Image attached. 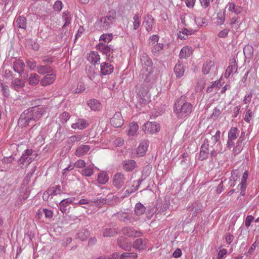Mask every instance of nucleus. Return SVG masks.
<instances>
[{"label": "nucleus", "mask_w": 259, "mask_h": 259, "mask_svg": "<svg viewBox=\"0 0 259 259\" xmlns=\"http://www.w3.org/2000/svg\"><path fill=\"white\" fill-rule=\"evenodd\" d=\"M45 112V107L43 106L39 105L29 108L21 114L18 123L22 127L33 125L42 117Z\"/></svg>", "instance_id": "obj_1"}, {"label": "nucleus", "mask_w": 259, "mask_h": 259, "mask_svg": "<svg viewBox=\"0 0 259 259\" xmlns=\"http://www.w3.org/2000/svg\"><path fill=\"white\" fill-rule=\"evenodd\" d=\"M193 105L188 102L185 96H181L175 101L174 105V112L179 119L183 120L193 111Z\"/></svg>", "instance_id": "obj_2"}, {"label": "nucleus", "mask_w": 259, "mask_h": 259, "mask_svg": "<svg viewBox=\"0 0 259 259\" xmlns=\"http://www.w3.org/2000/svg\"><path fill=\"white\" fill-rule=\"evenodd\" d=\"M116 13L115 11H109L106 16L98 18L95 23V27L99 31H106L110 28L115 21Z\"/></svg>", "instance_id": "obj_3"}, {"label": "nucleus", "mask_w": 259, "mask_h": 259, "mask_svg": "<svg viewBox=\"0 0 259 259\" xmlns=\"http://www.w3.org/2000/svg\"><path fill=\"white\" fill-rule=\"evenodd\" d=\"M96 49L101 52L103 54L106 55L108 61L113 62L114 55L116 50L111 45H108L103 42H100L96 46Z\"/></svg>", "instance_id": "obj_4"}, {"label": "nucleus", "mask_w": 259, "mask_h": 259, "mask_svg": "<svg viewBox=\"0 0 259 259\" xmlns=\"http://www.w3.org/2000/svg\"><path fill=\"white\" fill-rule=\"evenodd\" d=\"M37 155L35 151L31 149H28L24 151L21 157L18 160V164L29 165L33 160L36 159Z\"/></svg>", "instance_id": "obj_5"}, {"label": "nucleus", "mask_w": 259, "mask_h": 259, "mask_svg": "<svg viewBox=\"0 0 259 259\" xmlns=\"http://www.w3.org/2000/svg\"><path fill=\"white\" fill-rule=\"evenodd\" d=\"M141 62L142 65V71L147 72L146 75H148L152 72L153 63L151 58L145 53H142L140 55Z\"/></svg>", "instance_id": "obj_6"}, {"label": "nucleus", "mask_w": 259, "mask_h": 259, "mask_svg": "<svg viewBox=\"0 0 259 259\" xmlns=\"http://www.w3.org/2000/svg\"><path fill=\"white\" fill-rule=\"evenodd\" d=\"M116 215L119 221L123 222L126 224H133L139 220V218L137 216H134V214L132 213H129L126 212L119 211L116 213Z\"/></svg>", "instance_id": "obj_7"}, {"label": "nucleus", "mask_w": 259, "mask_h": 259, "mask_svg": "<svg viewBox=\"0 0 259 259\" xmlns=\"http://www.w3.org/2000/svg\"><path fill=\"white\" fill-rule=\"evenodd\" d=\"M182 22L183 24L188 28H183L182 30L187 35H191L194 34L198 30V26L194 24V23H191L190 21H187L186 18L182 19Z\"/></svg>", "instance_id": "obj_8"}, {"label": "nucleus", "mask_w": 259, "mask_h": 259, "mask_svg": "<svg viewBox=\"0 0 259 259\" xmlns=\"http://www.w3.org/2000/svg\"><path fill=\"white\" fill-rule=\"evenodd\" d=\"M125 177L121 172L116 173L113 178L112 183L114 187L117 189L121 188L124 185Z\"/></svg>", "instance_id": "obj_9"}, {"label": "nucleus", "mask_w": 259, "mask_h": 259, "mask_svg": "<svg viewBox=\"0 0 259 259\" xmlns=\"http://www.w3.org/2000/svg\"><path fill=\"white\" fill-rule=\"evenodd\" d=\"M75 200V197H70L66 199H64L61 200L57 206L59 207L60 210L62 213H66L69 212V205L73 203Z\"/></svg>", "instance_id": "obj_10"}, {"label": "nucleus", "mask_w": 259, "mask_h": 259, "mask_svg": "<svg viewBox=\"0 0 259 259\" xmlns=\"http://www.w3.org/2000/svg\"><path fill=\"white\" fill-rule=\"evenodd\" d=\"M142 129L146 133L154 134L159 131L160 126L155 122L148 121L144 124Z\"/></svg>", "instance_id": "obj_11"}, {"label": "nucleus", "mask_w": 259, "mask_h": 259, "mask_svg": "<svg viewBox=\"0 0 259 259\" xmlns=\"http://www.w3.org/2000/svg\"><path fill=\"white\" fill-rule=\"evenodd\" d=\"M209 142L207 139H205L201 147V149L198 159L200 160H203L208 158L209 155Z\"/></svg>", "instance_id": "obj_12"}, {"label": "nucleus", "mask_w": 259, "mask_h": 259, "mask_svg": "<svg viewBox=\"0 0 259 259\" xmlns=\"http://www.w3.org/2000/svg\"><path fill=\"white\" fill-rule=\"evenodd\" d=\"M117 245L120 248L125 251H129L131 248V243L128 242V239L124 236H120L117 239Z\"/></svg>", "instance_id": "obj_13"}, {"label": "nucleus", "mask_w": 259, "mask_h": 259, "mask_svg": "<svg viewBox=\"0 0 259 259\" xmlns=\"http://www.w3.org/2000/svg\"><path fill=\"white\" fill-rule=\"evenodd\" d=\"M149 142L147 140L142 141L136 150V154L138 157L145 155L148 150Z\"/></svg>", "instance_id": "obj_14"}, {"label": "nucleus", "mask_w": 259, "mask_h": 259, "mask_svg": "<svg viewBox=\"0 0 259 259\" xmlns=\"http://www.w3.org/2000/svg\"><path fill=\"white\" fill-rule=\"evenodd\" d=\"M154 21V19L151 15L148 14L144 17L142 26L145 27L147 32H149L152 30Z\"/></svg>", "instance_id": "obj_15"}, {"label": "nucleus", "mask_w": 259, "mask_h": 259, "mask_svg": "<svg viewBox=\"0 0 259 259\" xmlns=\"http://www.w3.org/2000/svg\"><path fill=\"white\" fill-rule=\"evenodd\" d=\"M110 123L115 127H121L123 124V119L120 113L116 112L110 119Z\"/></svg>", "instance_id": "obj_16"}, {"label": "nucleus", "mask_w": 259, "mask_h": 259, "mask_svg": "<svg viewBox=\"0 0 259 259\" xmlns=\"http://www.w3.org/2000/svg\"><path fill=\"white\" fill-rule=\"evenodd\" d=\"M123 234L129 237H138L141 236V233L136 230L134 228L131 227H125L122 229Z\"/></svg>", "instance_id": "obj_17"}, {"label": "nucleus", "mask_w": 259, "mask_h": 259, "mask_svg": "<svg viewBox=\"0 0 259 259\" xmlns=\"http://www.w3.org/2000/svg\"><path fill=\"white\" fill-rule=\"evenodd\" d=\"M24 86L25 81L19 78L12 79L10 84L11 88L17 92H19Z\"/></svg>", "instance_id": "obj_18"}, {"label": "nucleus", "mask_w": 259, "mask_h": 259, "mask_svg": "<svg viewBox=\"0 0 259 259\" xmlns=\"http://www.w3.org/2000/svg\"><path fill=\"white\" fill-rule=\"evenodd\" d=\"M187 21H190L191 23H194V24L198 26V29L199 26H203L206 24V19L204 17H194L192 16H188L186 17Z\"/></svg>", "instance_id": "obj_19"}, {"label": "nucleus", "mask_w": 259, "mask_h": 259, "mask_svg": "<svg viewBox=\"0 0 259 259\" xmlns=\"http://www.w3.org/2000/svg\"><path fill=\"white\" fill-rule=\"evenodd\" d=\"M56 78V75L55 74L53 73L48 74L40 80V84L43 87L47 86L53 83Z\"/></svg>", "instance_id": "obj_20"}, {"label": "nucleus", "mask_w": 259, "mask_h": 259, "mask_svg": "<svg viewBox=\"0 0 259 259\" xmlns=\"http://www.w3.org/2000/svg\"><path fill=\"white\" fill-rule=\"evenodd\" d=\"M100 67L101 73L102 75H109L113 72L114 70V67L107 62L101 63Z\"/></svg>", "instance_id": "obj_21"}, {"label": "nucleus", "mask_w": 259, "mask_h": 259, "mask_svg": "<svg viewBox=\"0 0 259 259\" xmlns=\"http://www.w3.org/2000/svg\"><path fill=\"white\" fill-rule=\"evenodd\" d=\"M202 205L200 203L194 202L189 206L188 210L191 212L192 218L195 217L201 210Z\"/></svg>", "instance_id": "obj_22"}, {"label": "nucleus", "mask_w": 259, "mask_h": 259, "mask_svg": "<svg viewBox=\"0 0 259 259\" xmlns=\"http://www.w3.org/2000/svg\"><path fill=\"white\" fill-rule=\"evenodd\" d=\"M25 67V65L22 60H16L13 63V69L14 71L20 75L24 71Z\"/></svg>", "instance_id": "obj_23"}, {"label": "nucleus", "mask_w": 259, "mask_h": 259, "mask_svg": "<svg viewBox=\"0 0 259 259\" xmlns=\"http://www.w3.org/2000/svg\"><path fill=\"white\" fill-rule=\"evenodd\" d=\"M89 126L88 121L82 118H78L75 123L72 124L71 127L73 129L83 130Z\"/></svg>", "instance_id": "obj_24"}, {"label": "nucleus", "mask_w": 259, "mask_h": 259, "mask_svg": "<svg viewBox=\"0 0 259 259\" xmlns=\"http://www.w3.org/2000/svg\"><path fill=\"white\" fill-rule=\"evenodd\" d=\"M215 68V63L212 60L206 61L203 65L202 72L204 74H207Z\"/></svg>", "instance_id": "obj_25"}, {"label": "nucleus", "mask_w": 259, "mask_h": 259, "mask_svg": "<svg viewBox=\"0 0 259 259\" xmlns=\"http://www.w3.org/2000/svg\"><path fill=\"white\" fill-rule=\"evenodd\" d=\"M91 147L87 145H81L76 149L75 155L77 157H81L85 155L90 150Z\"/></svg>", "instance_id": "obj_26"}, {"label": "nucleus", "mask_w": 259, "mask_h": 259, "mask_svg": "<svg viewBox=\"0 0 259 259\" xmlns=\"http://www.w3.org/2000/svg\"><path fill=\"white\" fill-rule=\"evenodd\" d=\"M103 235L105 237H111L118 234V231L116 228L110 227H105L102 229Z\"/></svg>", "instance_id": "obj_27"}, {"label": "nucleus", "mask_w": 259, "mask_h": 259, "mask_svg": "<svg viewBox=\"0 0 259 259\" xmlns=\"http://www.w3.org/2000/svg\"><path fill=\"white\" fill-rule=\"evenodd\" d=\"M87 59L91 63L95 65L99 63L100 57L97 52L93 51L90 53Z\"/></svg>", "instance_id": "obj_28"}, {"label": "nucleus", "mask_w": 259, "mask_h": 259, "mask_svg": "<svg viewBox=\"0 0 259 259\" xmlns=\"http://www.w3.org/2000/svg\"><path fill=\"white\" fill-rule=\"evenodd\" d=\"M147 240L141 238L136 239L133 243V247L139 250H143L146 249Z\"/></svg>", "instance_id": "obj_29"}, {"label": "nucleus", "mask_w": 259, "mask_h": 259, "mask_svg": "<svg viewBox=\"0 0 259 259\" xmlns=\"http://www.w3.org/2000/svg\"><path fill=\"white\" fill-rule=\"evenodd\" d=\"M136 162L134 160H125L123 162V168L126 171H132L136 167Z\"/></svg>", "instance_id": "obj_30"}, {"label": "nucleus", "mask_w": 259, "mask_h": 259, "mask_svg": "<svg viewBox=\"0 0 259 259\" xmlns=\"http://www.w3.org/2000/svg\"><path fill=\"white\" fill-rule=\"evenodd\" d=\"M16 161V159L13 156L9 157H5L2 160V163L4 165V168L7 170L8 169H12L11 165H8L9 164H12Z\"/></svg>", "instance_id": "obj_31"}, {"label": "nucleus", "mask_w": 259, "mask_h": 259, "mask_svg": "<svg viewBox=\"0 0 259 259\" xmlns=\"http://www.w3.org/2000/svg\"><path fill=\"white\" fill-rule=\"evenodd\" d=\"M146 210V207L143 204L140 202L137 203L135 207V213L134 216H137L139 218V217L144 214Z\"/></svg>", "instance_id": "obj_32"}, {"label": "nucleus", "mask_w": 259, "mask_h": 259, "mask_svg": "<svg viewBox=\"0 0 259 259\" xmlns=\"http://www.w3.org/2000/svg\"><path fill=\"white\" fill-rule=\"evenodd\" d=\"M192 53V48L189 47H185L181 49L180 52L179 57L181 59H185L190 57Z\"/></svg>", "instance_id": "obj_33"}, {"label": "nucleus", "mask_w": 259, "mask_h": 259, "mask_svg": "<svg viewBox=\"0 0 259 259\" xmlns=\"http://www.w3.org/2000/svg\"><path fill=\"white\" fill-rule=\"evenodd\" d=\"M139 129V125L137 122L130 123L127 130V135L130 136H135Z\"/></svg>", "instance_id": "obj_34"}, {"label": "nucleus", "mask_w": 259, "mask_h": 259, "mask_svg": "<svg viewBox=\"0 0 259 259\" xmlns=\"http://www.w3.org/2000/svg\"><path fill=\"white\" fill-rule=\"evenodd\" d=\"M174 71L177 77L180 78L183 76L184 69L183 64L179 61L175 65Z\"/></svg>", "instance_id": "obj_35"}, {"label": "nucleus", "mask_w": 259, "mask_h": 259, "mask_svg": "<svg viewBox=\"0 0 259 259\" xmlns=\"http://www.w3.org/2000/svg\"><path fill=\"white\" fill-rule=\"evenodd\" d=\"M52 68L49 65H39L37 67V71L40 74H46L52 72Z\"/></svg>", "instance_id": "obj_36"}, {"label": "nucleus", "mask_w": 259, "mask_h": 259, "mask_svg": "<svg viewBox=\"0 0 259 259\" xmlns=\"http://www.w3.org/2000/svg\"><path fill=\"white\" fill-rule=\"evenodd\" d=\"M88 105L91 110L94 111L99 110L101 107V104L100 102L94 99L89 100L88 101Z\"/></svg>", "instance_id": "obj_37"}, {"label": "nucleus", "mask_w": 259, "mask_h": 259, "mask_svg": "<svg viewBox=\"0 0 259 259\" xmlns=\"http://www.w3.org/2000/svg\"><path fill=\"white\" fill-rule=\"evenodd\" d=\"M27 80L29 84L31 85H36L39 81H40L39 76L36 73H31L28 77Z\"/></svg>", "instance_id": "obj_38"}, {"label": "nucleus", "mask_w": 259, "mask_h": 259, "mask_svg": "<svg viewBox=\"0 0 259 259\" xmlns=\"http://www.w3.org/2000/svg\"><path fill=\"white\" fill-rule=\"evenodd\" d=\"M133 30L136 31L140 26L141 20V16L139 14H136L133 17Z\"/></svg>", "instance_id": "obj_39"}, {"label": "nucleus", "mask_w": 259, "mask_h": 259, "mask_svg": "<svg viewBox=\"0 0 259 259\" xmlns=\"http://www.w3.org/2000/svg\"><path fill=\"white\" fill-rule=\"evenodd\" d=\"M228 8V10L234 14L238 15L241 12L240 7L236 6L234 3H229L226 6V8Z\"/></svg>", "instance_id": "obj_40"}, {"label": "nucleus", "mask_w": 259, "mask_h": 259, "mask_svg": "<svg viewBox=\"0 0 259 259\" xmlns=\"http://www.w3.org/2000/svg\"><path fill=\"white\" fill-rule=\"evenodd\" d=\"M62 20L65 22L63 27L64 28L68 26L71 23L72 20L70 13L68 11H64L62 14Z\"/></svg>", "instance_id": "obj_41"}, {"label": "nucleus", "mask_w": 259, "mask_h": 259, "mask_svg": "<svg viewBox=\"0 0 259 259\" xmlns=\"http://www.w3.org/2000/svg\"><path fill=\"white\" fill-rule=\"evenodd\" d=\"M90 234V232L87 229H82L78 232L76 237L81 241H84L89 237Z\"/></svg>", "instance_id": "obj_42"}, {"label": "nucleus", "mask_w": 259, "mask_h": 259, "mask_svg": "<svg viewBox=\"0 0 259 259\" xmlns=\"http://www.w3.org/2000/svg\"><path fill=\"white\" fill-rule=\"evenodd\" d=\"M49 190V192L52 196L57 195L58 194H61L63 191V188L60 185H57L55 186L50 187Z\"/></svg>", "instance_id": "obj_43"}, {"label": "nucleus", "mask_w": 259, "mask_h": 259, "mask_svg": "<svg viewBox=\"0 0 259 259\" xmlns=\"http://www.w3.org/2000/svg\"><path fill=\"white\" fill-rule=\"evenodd\" d=\"M18 27L22 29H25L26 27V19L25 17L20 16L16 20Z\"/></svg>", "instance_id": "obj_44"}, {"label": "nucleus", "mask_w": 259, "mask_h": 259, "mask_svg": "<svg viewBox=\"0 0 259 259\" xmlns=\"http://www.w3.org/2000/svg\"><path fill=\"white\" fill-rule=\"evenodd\" d=\"M239 136V130L237 127H232L228 132V139L236 140Z\"/></svg>", "instance_id": "obj_45"}, {"label": "nucleus", "mask_w": 259, "mask_h": 259, "mask_svg": "<svg viewBox=\"0 0 259 259\" xmlns=\"http://www.w3.org/2000/svg\"><path fill=\"white\" fill-rule=\"evenodd\" d=\"M113 34L112 33H105L102 34L100 37L99 40L100 41H103V43L108 44L113 39Z\"/></svg>", "instance_id": "obj_46"}, {"label": "nucleus", "mask_w": 259, "mask_h": 259, "mask_svg": "<svg viewBox=\"0 0 259 259\" xmlns=\"http://www.w3.org/2000/svg\"><path fill=\"white\" fill-rule=\"evenodd\" d=\"M137 257V253L134 252H124L120 255V259H136Z\"/></svg>", "instance_id": "obj_47"}, {"label": "nucleus", "mask_w": 259, "mask_h": 259, "mask_svg": "<svg viewBox=\"0 0 259 259\" xmlns=\"http://www.w3.org/2000/svg\"><path fill=\"white\" fill-rule=\"evenodd\" d=\"M98 179L100 184H105L109 180V177L106 173H100L98 175Z\"/></svg>", "instance_id": "obj_48"}, {"label": "nucleus", "mask_w": 259, "mask_h": 259, "mask_svg": "<svg viewBox=\"0 0 259 259\" xmlns=\"http://www.w3.org/2000/svg\"><path fill=\"white\" fill-rule=\"evenodd\" d=\"M163 44L156 43L155 45L152 47L151 52L154 55H156L160 51L163 49Z\"/></svg>", "instance_id": "obj_49"}, {"label": "nucleus", "mask_w": 259, "mask_h": 259, "mask_svg": "<svg viewBox=\"0 0 259 259\" xmlns=\"http://www.w3.org/2000/svg\"><path fill=\"white\" fill-rule=\"evenodd\" d=\"M223 108L215 107L213 110L212 113L211 114L210 117L213 119H216L221 114Z\"/></svg>", "instance_id": "obj_50"}, {"label": "nucleus", "mask_w": 259, "mask_h": 259, "mask_svg": "<svg viewBox=\"0 0 259 259\" xmlns=\"http://www.w3.org/2000/svg\"><path fill=\"white\" fill-rule=\"evenodd\" d=\"M253 48L247 45L243 49V53L246 58H250L253 55Z\"/></svg>", "instance_id": "obj_51"}, {"label": "nucleus", "mask_w": 259, "mask_h": 259, "mask_svg": "<svg viewBox=\"0 0 259 259\" xmlns=\"http://www.w3.org/2000/svg\"><path fill=\"white\" fill-rule=\"evenodd\" d=\"M159 37L158 35L155 34L150 36L148 39V44L150 47H153L158 43Z\"/></svg>", "instance_id": "obj_52"}, {"label": "nucleus", "mask_w": 259, "mask_h": 259, "mask_svg": "<svg viewBox=\"0 0 259 259\" xmlns=\"http://www.w3.org/2000/svg\"><path fill=\"white\" fill-rule=\"evenodd\" d=\"M238 178V171L237 170H233L231 172V176L230 177V181H233V182L230 184L231 187L235 186V184L234 183V182L237 180Z\"/></svg>", "instance_id": "obj_53"}, {"label": "nucleus", "mask_w": 259, "mask_h": 259, "mask_svg": "<svg viewBox=\"0 0 259 259\" xmlns=\"http://www.w3.org/2000/svg\"><path fill=\"white\" fill-rule=\"evenodd\" d=\"M94 171L92 167L90 166L85 167L82 169L81 173L87 177H90L93 174Z\"/></svg>", "instance_id": "obj_54"}, {"label": "nucleus", "mask_w": 259, "mask_h": 259, "mask_svg": "<svg viewBox=\"0 0 259 259\" xmlns=\"http://www.w3.org/2000/svg\"><path fill=\"white\" fill-rule=\"evenodd\" d=\"M217 23L219 25H222L224 23L225 20V12H220L217 14Z\"/></svg>", "instance_id": "obj_55"}, {"label": "nucleus", "mask_w": 259, "mask_h": 259, "mask_svg": "<svg viewBox=\"0 0 259 259\" xmlns=\"http://www.w3.org/2000/svg\"><path fill=\"white\" fill-rule=\"evenodd\" d=\"M0 87H1L3 95L5 97H8L9 95L10 92L9 87L8 85L4 84L1 80H0Z\"/></svg>", "instance_id": "obj_56"}, {"label": "nucleus", "mask_w": 259, "mask_h": 259, "mask_svg": "<svg viewBox=\"0 0 259 259\" xmlns=\"http://www.w3.org/2000/svg\"><path fill=\"white\" fill-rule=\"evenodd\" d=\"M81 140V137L79 135L72 136L70 137L67 140V142L69 145H72L74 142L79 141Z\"/></svg>", "instance_id": "obj_57"}, {"label": "nucleus", "mask_w": 259, "mask_h": 259, "mask_svg": "<svg viewBox=\"0 0 259 259\" xmlns=\"http://www.w3.org/2000/svg\"><path fill=\"white\" fill-rule=\"evenodd\" d=\"M108 201L106 198H96L92 200V202L96 204L97 206H100L102 204H106Z\"/></svg>", "instance_id": "obj_58"}, {"label": "nucleus", "mask_w": 259, "mask_h": 259, "mask_svg": "<svg viewBox=\"0 0 259 259\" xmlns=\"http://www.w3.org/2000/svg\"><path fill=\"white\" fill-rule=\"evenodd\" d=\"M219 146H220V143H217L216 146H214V147H212L213 149L210 151V152L209 153V155L211 157H215L218 153L221 152V150H219L218 148Z\"/></svg>", "instance_id": "obj_59"}, {"label": "nucleus", "mask_w": 259, "mask_h": 259, "mask_svg": "<svg viewBox=\"0 0 259 259\" xmlns=\"http://www.w3.org/2000/svg\"><path fill=\"white\" fill-rule=\"evenodd\" d=\"M3 76L7 79H12L14 77V74L11 70L6 69L3 74Z\"/></svg>", "instance_id": "obj_60"}, {"label": "nucleus", "mask_w": 259, "mask_h": 259, "mask_svg": "<svg viewBox=\"0 0 259 259\" xmlns=\"http://www.w3.org/2000/svg\"><path fill=\"white\" fill-rule=\"evenodd\" d=\"M70 115L68 112H64L60 116V122L66 123L69 119Z\"/></svg>", "instance_id": "obj_61"}, {"label": "nucleus", "mask_w": 259, "mask_h": 259, "mask_svg": "<svg viewBox=\"0 0 259 259\" xmlns=\"http://www.w3.org/2000/svg\"><path fill=\"white\" fill-rule=\"evenodd\" d=\"M62 8L63 4L61 1L58 0L55 2L53 6V9L54 11L59 12L61 11Z\"/></svg>", "instance_id": "obj_62"}, {"label": "nucleus", "mask_w": 259, "mask_h": 259, "mask_svg": "<svg viewBox=\"0 0 259 259\" xmlns=\"http://www.w3.org/2000/svg\"><path fill=\"white\" fill-rule=\"evenodd\" d=\"M85 89V85L82 83H79L77 84V87L76 89L73 91V93L75 94L76 93H81L83 92Z\"/></svg>", "instance_id": "obj_63"}, {"label": "nucleus", "mask_w": 259, "mask_h": 259, "mask_svg": "<svg viewBox=\"0 0 259 259\" xmlns=\"http://www.w3.org/2000/svg\"><path fill=\"white\" fill-rule=\"evenodd\" d=\"M221 132L220 131H217L214 136L211 137V140L214 143V146H216L215 144L219 142L220 139Z\"/></svg>", "instance_id": "obj_64"}]
</instances>
